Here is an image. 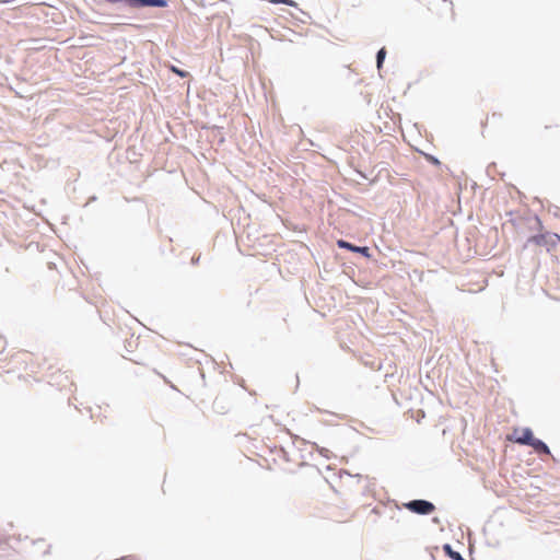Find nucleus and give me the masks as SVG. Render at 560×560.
<instances>
[{
  "instance_id": "11",
  "label": "nucleus",
  "mask_w": 560,
  "mask_h": 560,
  "mask_svg": "<svg viewBox=\"0 0 560 560\" xmlns=\"http://www.w3.org/2000/svg\"><path fill=\"white\" fill-rule=\"evenodd\" d=\"M529 241H530V242H534V243H536V244H538V245H539V244H541L542 236H540V235H535V236L530 237V240H529Z\"/></svg>"
},
{
  "instance_id": "9",
  "label": "nucleus",
  "mask_w": 560,
  "mask_h": 560,
  "mask_svg": "<svg viewBox=\"0 0 560 560\" xmlns=\"http://www.w3.org/2000/svg\"><path fill=\"white\" fill-rule=\"evenodd\" d=\"M171 71L174 72L175 74L179 75L180 78H187L189 75V73L187 71L180 70L175 66L171 67Z\"/></svg>"
},
{
  "instance_id": "3",
  "label": "nucleus",
  "mask_w": 560,
  "mask_h": 560,
  "mask_svg": "<svg viewBox=\"0 0 560 560\" xmlns=\"http://www.w3.org/2000/svg\"><path fill=\"white\" fill-rule=\"evenodd\" d=\"M337 245L340 247V248H346V249H349L351 252H354V253H361L365 256H369V248L368 247H359V246H354L346 241H342V240H339L337 242Z\"/></svg>"
},
{
  "instance_id": "10",
  "label": "nucleus",
  "mask_w": 560,
  "mask_h": 560,
  "mask_svg": "<svg viewBox=\"0 0 560 560\" xmlns=\"http://www.w3.org/2000/svg\"><path fill=\"white\" fill-rule=\"evenodd\" d=\"M106 1L110 2V3L124 2L131 8H133V5H135V0H106Z\"/></svg>"
},
{
  "instance_id": "7",
  "label": "nucleus",
  "mask_w": 560,
  "mask_h": 560,
  "mask_svg": "<svg viewBox=\"0 0 560 560\" xmlns=\"http://www.w3.org/2000/svg\"><path fill=\"white\" fill-rule=\"evenodd\" d=\"M444 550L453 560H464L458 552L452 550L450 545H445Z\"/></svg>"
},
{
  "instance_id": "2",
  "label": "nucleus",
  "mask_w": 560,
  "mask_h": 560,
  "mask_svg": "<svg viewBox=\"0 0 560 560\" xmlns=\"http://www.w3.org/2000/svg\"><path fill=\"white\" fill-rule=\"evenodd\" d=\"M534 434L530 429L526 428L521 431V434L516 438L515 442L523 445H530L534 440Z\"/></svg>"
},
{
  "instance_id": "4",
  "label": "nucleus",
  "mask_w": 560,
  "mask_h": 560,
  "mask_svg": "<svg viewBox=\"0 0 560 560\" xmlns=\"http://www.w3.org/2000/svg\"><path fill=\"white\" fill-rule=\"evenodd\" d=\"M167 2L166 0H135L133 8H140V7H166Z\"/></svg>"
},
{
  "instance_id": "6",
  "label": "nucleus",
  "mask_w": 560,
  "mask_h": 560,
  "mask_svg": "<svg viewBox=\"0 0 560 560\" xmlns=\"http://www.w3.org/2000/svg\"><path fill=\"white\" fill-rule=\"evenodd\" d=\"M385 56H386V50L385 48H381L377 52V56H376V66H377V69L380 70L383 66V62H384V59H385Z\"/></svg>"
},
{
  "instance_id": "8",
  "label": "nucleus",
  "mask_w": 560,
  "mask_h": 560,
  "mask_svg": "<svg viewBox=\"0 0 560 560\" xmlns=\"http://www.w3.org/2000/svg\"><path fill=\"white\" fill-rule=\"evenodd\" d=\"M268 2L272 3V4H287V5H290V7H296V2L293 1V0H267Z\"/></svg>"
},
{
  "instance_id": "1",
  "label": "nucleus",
  "mask_w": 560,
  "mask_h": 560,
  "mask_svg": "<svg viewBox=\"0 0 560 560\" xmlns=\"http://www.w3.org/2000/svg\"><path fill=\"white\" fill-rule=\"evenodd\" d=\"M405 506L409 511L421 515L430 514L435 510V506L431 502L424 500H413L406 503Z\"/></svg>"
},
{
  "instance_id": "5",
  "label": "nucleus",
  "mask_w": 560,
  "mask_h": 560,
  "mask_svg": "<svg viewBox=\"0 0 560 560\" xmlns=\"http://www.w3.org/2000/svg\"><path fill=\"white\" fill-rule=\"evenodd\" d=\"M529 446H532L538 454H550L549 447L542 441L536 438H534Z\"/></svg>"
}]
</instances>
